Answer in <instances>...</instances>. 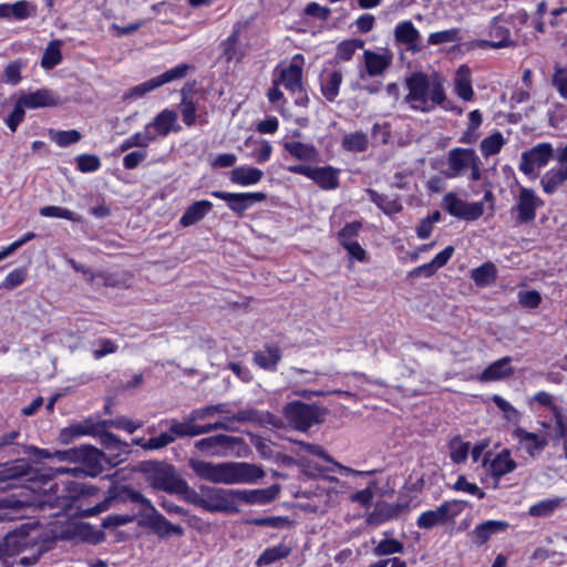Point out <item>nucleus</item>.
I'll list each match as a JSON object with an SVG mask.
<instances>
[{
	"label": "nucleus",
	"mask_w": 567,
	"mask_h": 567,
	"mask_svg": "<svg viewBox=\"0 0 567 567\" xmlns=\"http://www.w3.org/2000/svg\"><path fill=\"white\" fill-rule=\"evenodd\" d=\"M189 465L198 477L215 484H251L265 476L260 466L246 462L214 464L200 460H190Z\"/></svg>",
	"instance_id": "f257e3e1"
},
{
	"label": "nucleus",
	"mask_w": 567,
	"mask_h": 567,
	"mask_svg": "<svg viewBox=\"0 0 567 567\" xmlns=\"http://www.w3.org/2000/svg\"><path fill=\"white\" fill-rule=\"evenodd\" d=\"M404 87L408 94L403 101L414 111L430 113L446 100L443 80L436 73L412 72L404 79Z\"/></svg>",
	"instance_id": "f03ea898"
},
{
	"label": "nucleus",
	"mask_w": 567,
	"mask_h": 567,
	"mask_svg": "<svg viewBox=\"0 0 567 567\" xmlns=\"http://www.w3.org/2000/svg\"><path fill=\"white\" fill-rule=\"evenodd\" d=\"M7 556H17L44 543H54V537L39 522L22 523L3 537Z\"/></svg>",
	"instance_id": "7ed1b4c3"
},
{
	"label": "nucleus",
	"mask_w": 567,
	"mask_h": 567,
	"mask_svg": "<svg viewBox=\"0 0 567 567\" xmlns=\"http://www.w3.org/2000/svg\"><path fill=\"white\" fill-rule=\"evenodd\" d=\"M285 416L289 424L299 431H307L323 422L327 410L317 404L293 401L285 406Z\"/></svg>",
	"instance_id": "20e7f679"
},
{
	"label": "nucleus",
	"mask_w": 567,
	"mask_h": 567,
	"mask_svg": "<svg viewBox=\"0 0 567 567\" xmlns=\"http://www.w3.org/2000/svg\"><path fill=\"white\" fill-rule=\"evenodd\" d=\"M200 491H204V511L209 513H239L236 489L200 486Z\"/></svg>",
	"instance_id": "39448f33"
},
{
	"label": "nucleus",
	"mask_w": 567,
	"mask_h": 567,
	"mask_svg": "<svg viewBox=\"0 0 567 567\" xmlns=\"http://www.w3.org/2000/svg\"><path fill=\"white\" fill-rule=\"evenodd\" d=\"M21 478L45 484L50 477L44 474H39L38 470L25 458H17L0 464V484ZM9 484L0 486V489L7 488Z\"/></svg>",
	"instance_id": "423d86ee"
},
{
	"label": "nucleus",
	"mask_w": 567,
	"mask_h": 567,
	"mask_svg": "<svg viewBox=\"0 0 567 567\" xmlns=\"http://www.w3.org/2000/svg\"><path fill=\"white\" fill-rule=\"evenodd\" d=\"M460 504L461 503L456 499L445 501L435 509L422 513L416 520L417 527L421 529H431L444 525L460 514Z\"/></svg>",
	"instance_id": "0eeeda50"
},
{
	"label": "nucleus",
	"mask_w": 567,
	"mask_h": 567,
	"mask_svg": "<svg viewBox=\"0 0 567 567\" xmlns=\"http://www.w3.org/2000/svg\"><path fill=\"white\" fill-rule=\"evenodd\" d=\"M212 196L225 200L229 209L238 216H243L244 213L255 203L264 202L267 198V195L261 192L227 193L223 190H214L212 192Z\"/></svg>",
	"instance_id": "6e6552de"
},
{
	"label": "nucleus",
	"mask_w": 567,
	"mask_h": 567,
	"mask_svg": "<svg viewBox=\"0 0 567 567\" xmlns=\"http://www.w3.org/2000/svg\"><path fill=\"white\" fill-rule=\"evenodd\" d=\"M442 206L452 216L465 220H476L484 213L483 203H465L453 193H447L443 197Z\"/></svg>",
	"instance_id": "1a4fd4ad"
},
{
	"label": "nucleus",
	"mask_w": 567,
	"mask_h": 567,
	"mask_svg": "<svg viewBox=\"0 0 567 567\" xmlns=\"http://www.w3.org/2000/svg\"><path fill=\"white\" fill-rule=\"evenodd\" d=\"M138 526L148 527L159 538H167L172 535L183 536L184 528L181 525L172 524L155 507L140 518Z\"/></svg>",
	"instance_id": "9d476101"
},
{
	"label": "nucleus",
	"mask_w": 567,
	"mask_h": 567,
	"mask_svg": "<svg viewBox=\"0 0 567 567\" xmlns=\"http://www.w3.org/2000/svg\"><path fill=\"white\" fill-rule=\"evenodd\" d=\"M543 205L544 202L537 196L534 189L520 187L517 204L514 208L517 212V221L520 224L532 223L536 217L537 208Z\"/></svg>",
	"instance_id": "9b49d317"
},
{
	"label": "nucleus",
	"mask_w": 567,
	"mask_h": 567,
	"mask_svg": "<svg viewBox=\"0 0 567 567\" xmlns=\"http://www.w3.org/2000/svg\"><path fill=\"white\" fill-rule=\"evenodd\" d=\"M551 156V144L540 143L522 154L519 169L526 175H532L536 168L547 165Z\"/></svg>",
	"instance_id": "f8f14e48"
},
{
	"label": "nucleus",
	"mask_w": 567,
	"mask_h": 567,
	"mask_svg": "<svg viewBox=\"0 0 567 567\" xmlns=\"http://www.w3.org/2000/svg\"><path fill=\"white\" fill-rule=\"evenodd\" d=\"M150 485L157 491L176 494L184 478L176 474L172 465L158 466L150 476Z\"/></svg>",
	"instance_id": "ddd939ff"
},
{
	"label": "nucleus",
	"mask_w": 567,
	"mask_h": 567,
	"mask_svg": "<svg viewBox=\"0 0 567 567\" xmlns=\"http://www.w3.org/2000/svg\"><path fill=\"white\" fill-rule=\"evenodd\" d=\"M243 442L244 440L238 436L217 434L198 440L195 443V447L202 453L219 455L226 450L240 445Z\"/></svg>",
	"instance_id": "4468645a"
},
{
	"label": "nucleus",
	"mask_w": 567,
	"mask_h": 567,
	"mask_svg": "<svg viewBox=\"0 0 567 567\" xmlns=\"http://www.w3.org/2000/svg\"><path fill=\"white\" fill-rule=\"evenodd\" d=\"M97 435L100 436L101 444L107 450V453H105L106 463L110 466L121 464L130 453V445L126 442H122L111 432H102L100 430Z\"/></svg>",
	"instance_id": "2eb2a0df"
},
{
	"label": "nucleus",
	"mask_w": 567,
	"mask_h": 567,
	"mask_svg": "<svg viewBox=\"0 0 567 567\" xmlns=\"http://www.w3.org/2000/svg\"><path fill=\"white\" fill-rule=\"evenodd\" d=\"M447 161L451 172L446 175L455 177L463 174L472 165H475V162H478V156L472 148L455 147L449 152Z\"/></svg>",
	"instance_id": "dca6fc26"
},
{
	"label": "nucleus",
	"mask_w": 567,
	"mask_h": 567,
	"mask_svg": "<svg viewBox=\"0 0 567 567\" xmlns=\"http://www.w3.org/2000/svg\"><path fill=\"white\" fill-rule=\"evenodd\" d=\"M278 485L261 489H236L237 506L239 503L265 505L272 502L279 494Z\"/></svg>",
	"instance_id": "f3484780"
},
{
	"label": "nucleus",
	"mask_w": 567,
	"mask_h": 567,
	"mask_svg": "<svg viewBox=\"0 0 567 567\" xmlns=\"http://www.w3.org/2000/svg\"><path fill=\"white\" fill-rule=\"evenodd\" d=\"M491 40H480L477 47L481 49L493 48L502 49L515 47V42L511 39V31L508 28L499 24L498 19H494L489 27Z\"/></svg>",
	"instance_id": "a211bd4d"
},
{
	"label": "nucleus",
	"mask_w": 567,
	"mask_h": 567,
	"mask_svg": "<svg viewBox=\"0 0 567 567\" xmlns=\"http://www.w3.org/2000/svg\"><path fill=\"white\" fill-rule=\"evenodd\" d=\"M82 455L79 458V463L83 465V471L90 476H97L102 471L103 461L106 462L105 453L92 445H82Z\"/></svg>",
	"instance_id": "6ab92c4d"
},
{
	"label": "nucleus",
	"mask_w": 567,
	"mask_h": 567,
	"mask_svg": "<svg viewBox=\"0 0 567 567\" xmlns=\"http://www.w3.org/2000/svg\"><path fill=\"white\" fill-rule=\"evenodd\" d=\"M420 38V32L410 20L400 22L394 29L395 41L400 44L406 45V49L413 53L421 51V47L416 43Z\"/></svg>",
	"instance_id": "aec40b11"
},
{
	"label": "nucleus",
	"mask_w": 567,
	"mask_h": 567,
	"mask_svg": "<svg viewBox=\"0 0 567 567\" xmlns=\"http://www.w3.org/2000/svg\"><path fill=\"white\" fill-rule=\"evenodd\" d=\"M100 433V425L96 423H93L90 420H85L83 422L73 424L69 427H64L60 431L59 434V441L62 444H70L74 437L81 436V435H96Z\"/></svg>",
	"instance_id": "412c9836"
},
{
	"label": "nucleus",
	"mask_w": 567,
	"mask_h": 567,
	"mask_svg": "<svg viewBox=\"0 0 567 567\" xmlns=\"http://www.w3.org/2000/svg\"><path fill=\"white\" fill-rule=\"evenodd\" d=\"M363 58L367 73L370 76L382 75L392 63L391 54H381L371 50H365Z\"/></svg>",
	"instance_id": "4be33fe9"
},
{
	"label": "nucleus",
	"mask_w": 567,
	"mask_h": 567,
	"mask_svg": "<svg viewBox=\"0 0 567 567\" xmlns=\"http://www.w3.org/2000/svg\"><path fill=\"white\" fill-rule=\"evenodd\" d=\"M19 101L28 109H38L47 106H55L59 104V99L50 90H38L19 97Z\"/></svg>",
	"instance_id": "5701e85b"
},
{
	"label": "nucleus",
	"mask_w": 567,
	"mask_h": 567,
	"mask_svg": "<svg viewBox=\"0 0 567 567\" xmlns=\"http://www.w3.org/2000/svg\"><path fill=\"white\" fill-rule=\"evenodd\" d=\"M567 182V165L547 171L540 178L543 190L547 195L556 193Z\"/></svg>",
	"instance_id": "b1692460"
},
{
	"label": "nucleus",
	"mask_w": 567,
	"mask_h": 567,
	"mask_svg": "<svg viewBox=\"0 0 567 567\" xmlns=\"http://www.w3.org/2000/svg\"><path fill=\"white\" fill-rule=\"evenodd\" d=\"M81 450H82V445L71 447L68 450L55 451L53 454H51L50 452H48L45 450H40L35 446H23L24 453H34L37 456H39L41 458H49V457L54 456L60 462H66V461L78 462L82 455Z\"/></svg>",
	"instance_id": "393cba45"
},
{
	"label": "nucleus",
	"mask_w": 567,
	"mask_h": 567,
	"mask_svg": "<svg viewBox=\"0 0 567 567\" xmlns=\"http://www.w3.org/2000/svg\"><path fill=\"white\" fill-rule=\"evenodd\" d=\"M339 173L332 166L315 167L311 179L322 189L331 190L339 187Z\"/></svg>",
	"instance_id": "a878e982"
},
{
	"label": "nucleus",
	"mask_w": 567,
	"mask_h": 567,
	"mask_svg": "<svg viewBox=\"0 0 567 567\" xmlns=\"http://www.w3.org/2000/svg\"><path fill=\"white\" fill-rule=\"evenodd\" d=\"M213 204L209 200L203 199L193 203L179 219L183 227L192 226L202 220L212 209Z\"/></svg>",
	"instance_id": "bb28decb"
},
{
	"label": "nucleus",
	"mask_w": 567,
	"mask_h": 567,
	"mask_svg": "<svg viewBox=\"0 0 567 567\" xmlns=\"http://www.w3.org/2000/svg\"><path fill=\"white\" fill-rule=\"evenodd\" d=\"M35 8L25 0L17 1L13 4H0V18L23 20L34 14Z\"/></svg>",
	"instance_id": "cd10ccee"
},
{
	"label": "nucleus",
	"mask_w": 567,
	"mask_h": 567,
	"mask_svg": "<svg viewBox=\"0 0 567 567\" xmlns=\"http://www.w3.org/2000/svg\"><path fill=\"white\" fill-rule=\"evenodd\" d=\"M511 358H502L492 364H489L481 374L482 381H497L505 379L513 374V368L511 367Z\"/></svg>",
	"instance_id": "c85d7f7f"
},
{
	"label": "nucleus",
	"mask_w": 567,
	"mask_h": 567,
	"mask_svg": "<svg viewBox=\"0 0 567 567\" xmlns=\"http://www.w3.org/2000/svg\"><path fill=\"white\" fill-rule=\"evenodd\" d=\"M281 360V350L278 346H266L254 353V362L265 370H275Z\"/></svg>",
	"instance_id": "c756f323"
},
{
	"label": "nucleus",
	"mask_w": 567,
	"mask_h": 567,
	"mask_svg": "<svg viewBox=\"0 0 567 567\" xmlns=\"http://www.w3.org/2000/svg\"><path fill=\"white\" fill-rule=\"evenodd\" d=\"M508 524L503 520H486L473 530L474 543L477 546L484 545L493 534L505 530Z\"/></svg>",
	"instance_id": "7c9ffc66"
},
{
	"label": "nucleus",
	"mask_w": 567,
	"mask_h": 567,
	"mask_svg": "<svg viewBox=\"0 0 567 567\" xmlns=\"http://www.w3.org/2000/svg\"><path fill=\"white\" fill-rule=\"evenodd\" d=\"M367 192L371 202L374 203L384 214L392 216L402 210V204L399 196L380 194L374 189H368Z\"/></svg>",
	"instance_id": "2f4dec72"
},
{
	"label": "nucleus",
	"mask_w": 567,
	"mask_h": 567,
	"mask_svg": "<svg viewBox=\"0 0 567 567\" xmlns=\"http://www.w3.org/2000/svg\"><path fill=\"white\" fill-rule=\"evenodd\" d=\"M264 177V172L256 167L239 166L230 172V181L234 184L249 186L257 184Z\"/></svg>",
	"instance_id": "473e14b6"
},
{
	"label": "nucleus",
	"mask_w": 567,
	"mask_h": 567,
	"mask_svg": "<svg viewBox=\"0 0 567 567\" xmlns=\"http://www.w3.org/2000/svg\"><path fill=\"white\" fill-rule=\"evenodd\" d=\"M120 497L125 502L134 503L138 506V515L143 518V514L150 513L155 506L142 493L133 489L130 486H123L120 492Z\"/></svg>",
	"instance_id": "72a5a7b5"
},
{
	"label": "nucleus",
	"mask_w": 567,
	"mask_h": 567,
	"mask_svg": "<svg viewBox=\"0 0 567 567\" xmlns=\"http://www.w3.org/2000/svg\"><path fill=\"white\" fill-rule=\"evenodd\" d=\"M455 92L464 101H470L473 97V87L471 81V72L466 65H461L457 69L455 76Z\"/></svg>",
	"instance_id": "f704fd0d"
},
{
	"label": "nucleus",
	"mask_w": 567,
	"mask_h": 567,
	"mask_svg": "<svg viewBox=\"0 0 567 567\" xmlns=\"http://www.w3.org/2000/svg\"><path fill=\"white\" fill-rule=\"evenodd\" d=\"M516 467V462L511 458L508 450H503L491 462L489 471L495 477H501L507 473H511Z\"/></svg>",
	"instance_id": "c9c22d12"
},
{
	"label": "nucleus",
	"mask_w": 567,
	"mask_h": 567,
	"mask_svg": "<svg viewBox=\"0 0 567 567\" xmlns=\"http://www.w3.org/2000/svg\"><path fill=\"white\" fill-rule=\"evenodd\" d=\"M514 436L526 445V450L532 454L534 451L543 450L548 441L544 436H539L536 433L527 432L522 427L514 430Z\"/></svg>",
	"instance_id": "e433bc0d"
},
{
	"label": "nucleus",
	"mask_w": 567,
	"mask_h": 567,
	"mask_svg": "<svg viewBox=\"0 0 567 567\" xmlns=\"http://www.w3.org/2000/svg\"><path fill=\"white\" fill-rule=\"evenodd\" d=\"M156 140V135L152 133L151 125H146L143 132L135 133L126 138L120 146L121 152H126L132 147L145 148L150 143Z\"/></svg>",
	"instance_id": "4c0bfd02"
},
{
	"label": "nucleus",
	"mask_w": 567,
	"mask_h": 567,
	"mask_svg": "<svg viewBox=\"0 0 567 567\" xmlns=\"http://www.w3.org/2000/svg\"><path fill=\"white\" fill-rule=\"evenodd\" d=\"M302 70L297 64H290L280 72V81L285 87L291 92L300 91L302 87L301 83Z\"/></svg>",
	"instance_id": "58836bf2"
},
{
	"label": "nucleus",
	"mask_w": 567,
	"mask_h": 567,
	"mask_svg": "<svg viewBox=\"0 0 567 567\" xmlns=\"http://www.w3.org/2000/svg\"><path fill=\"white\" fill-rule=\"evenodd\" d=\"M342 80V72L334 70L321 81V92L328 101L332 102L338 96Z\"/></svg>",
	"instance_id": "ea45409f"
},
{
	"label": "nucleus",
	"mask_w": 567,
	"mask_h": 567,
	"mask_svg": "<svg viewBox=\"0 0 567 567\" xmlns=\"http://www.w3.org/2000/svg\"><path fill=\"white\" fill-rule=\"evenodd\" d=\"M497 269L493 262H485L471 271V278L481 287L488 286L496 280Z\"/></svg>",
	"instance_id": "a19ab883"
},
{
	"label": "nucleus",
	"mask_w": 567,
	"mask_h": 567,
	"mask_svg": "<svg viewBox=\"0 0 567 567\" xmlns=\"http://www.w3.org/2000/svg\"><path fill=\"white\" fill-rule=\"evenodd\" d=\"M284 148L299 161H315L318 155L315 146L301 142H286Z\"/></svg>",
	"instance_id": "79ce46f5"
},
{
	"label": "nucleus",
	"mask_w": 567,
	"mask_h": 567,
	"mask_svg": "<svg viewBox=\"0 0 567 567\" xmlns=\"http://www.w3.org/2000/svg\"><path fill=\"white\" fill-rule=\"evenodd\" d=\"M177 120V114L174 111L164 110L158 113L153 122L148 123L151 128L154 127L162 135L166 136L173 130V125Z\"/></svg>",
	"instance_id": "37998d69"
},
{
	"label": "nucleus",
	"mask_w": 567,
	"mask_h": 567,
	"mask_svg": "<svg viewBox=\"0 0 567 567\" xmlns=\"http://www.w3.org/2000/svg\"><path fill=\"white\" fill-rule=\"evenodd\" d=\"M169 429L173 435H175V440L177 437H193L200 435V425H197L194 421H190L188 415L182 422L173 420Z\"/></svg>",
	"instance_id": "c03bdc74"
},
{
	"label": "nucleus",
	"mask_w": 567,
	"mask_h": 567,
	"mask_svg": "<svg viewBox=\"0 0 567 567\" xmlns=\"http://www.w3.org/2000/svg\"><path fill=\"white\" fill-rule=\"evenodd\" d=\"M291 549L285 544H279L274 547H269L262 551L256 561L257 566H267L282 558H286L290 554Z\"/></svg>",
	"instance_id": "a18cd8bd"
},
{
	"label": "nucleus",
	"mask_w": 567,
	"mask_h": 567,
	"mask_svg": "<svg viewBox=\"0 0 567 567\" xmlns=\"http://www.w3.org/2000/svg\"><path fill=\"white\" fill-rule=\"evenodd\" d=\"M342 147L348 152H364L368 148L369 140L365 133L354 132L343 136Z\"/></svg>",
	"instance_id": "49530a36"
},
{
	"label": "nucleus",
	"mask_w": 567,
	"mask_h": 567,
	"mask_svg": "<svg viewBox=\"0 0 567 567\" xmlns=\"http://www.w3.org/2000/svg\"><path fill=\"white\" fill-rule=\"evenodd\" d=\"M394 517V509L391 504L381 502L375 505L374 509L367 516L365 520L369 525L378 526Z\"/></svg>",
	"instance_id": "de8ad7c7"
},
{
	"label": "nucleus",
	"mask_w": 567,
	"mask_h": 567,
	"mask_svg": "<svg viewBox=\"0 0 567 567\" xmlns=\"http://www.w3.org/2000/svg\"><path fill=\"white\" fill-rule=\"evenodd\" d=\"M362 228L360 221H352L346 224L338 233V241L344 248L357 241L359 231Z\"/></svg>",
	"instance_id": "09e8293b"
},
{
	"label": "nucleus",
	"mask_w": 567,
	"mask_h": 567,
	"mask_svg": "<svg viewBox=\"0 0 567 567\" xmlns=\"http://www.w3.org/2000/svg\"><path fill=\"white\" fill-rule=\"evenodd\" d=\"M62 60V54L60 51V41H52L47 47L42 59L41 65L47 69H53L56 64H59Z\"/></svg>",
	"instance_id": "8fccbe9b"
},
{
	"label": "nucleus",
	"mask_w": 567,
	"mask_h": 567,
	"mask_svg": "<svg viewBox=\"0 0 567 567\" xmlns=\"http://www.w3.org/2000/svg\"><path fill=\"white\" fill-rule=\"evenodd\" d=\"M40 215L43 217L63 218L74 223H80L82 220L80 215L60 206H44L40 209Z\"/></svg>",
	"instance_id": "3c124183"
},
{
	"label": "nucleus",
	"mask_w": 567,
	"mask_h": 567,
	"mask_svg": "<svg viewBox=\"0 0 567 567\" xmlns=\"http://www.w3.org/2000/svg\"><path fill=\"white\" fill-rule=\"evenodd\" d=\"M364 42L359 39L344 40L337 47L336 58L341 61H350L357 49H361Z\"/></svg>",
	"instance_id": "603ef678"
},
{
	"label": "nucleus",
	"mask_w": 567,
	"mask_h": 567,
	"mask_svg": "<svg viewBox=\"0 0 567 567\" xmlns=\"http://www.w3.org/2000/svg\"><path fill=\"white\" fill-rule=\"evenodd\" d=\"M450 456L454 463H462L467 458L470 443L463 442L458 436L453 437L449 443Z\"/></svg>",
	"instance_id": "864d4df0"
},
{
	"label": "nucleus",
	"mask_w": 567,
	"mask_h": 567,
	"mask_svg": "<svg viewBox=\"0 0 567 567\" xmlns=\"http://www.w3.org/2000/svg\"><path fill=\"white\" fill-rule=\"evenodd\" d=\"M504 144L502 133L496 132L481 142V152L485 157L497 154Z\"/></svg>",
	"instance_id": "5fc2aeb1"
},
{
	"label": "nucleus",
	"mask_w": 567,
	"mask_h": 567,
	"mask_svg": "<svg viewBox=\"0 0 567 567\" xmlns=\"http://www.w3.org/2000/svg\"><path fill=\"white\" fill-rule=\"evenodd\" d=\"M176 495H181L185 502L203 509L204 491H195L187 484L185 480L183 481L181 487L176 492Z\"/></svg>",
	"instance_id": "6e6d98bb"
},
{
	"label": "nucleus",
	"mask_w": 567,
	"mask_h": 567,
	"mask_svg": "<svg viewBox=\"0 0 567 567\" xmlns=\"http://www.w3.org/2000/svg\"><path fill=\"white\" fill-rule=\"evenodd\" d=\"M248 525L265 526L271 528H282L290 525L288 517L284 516H270V517H251L245 522Z\"/></svg>",
	"instance_id": "4d7b16f0"
},
{
	"label": "nucleus",
	"mask_w": 567,
	"mask_h": 567,
	"mask_svg": "<svg viewBox=\"0 0 567 567\" xmlns=\"http://www.w3.org/2000/svg\"><path fill=\"white\" fill-rule=\"evenodd\" d=\"M493 402L498 406V409L504 413V419L508 422L516 424L520 420V413L517 409H515L509 402L503 399L499 395L493 396Z\"/></svg>",
	"instance_id": "13d9d810"
},
{
	"label": "nucleus",
	"mask_w": 567,
	"mask_h": 567,
	"mask_svg": "<svg viewBox=\"0 0 567 567\" xmlns=\"http://www.w3.org/2000/svg\"><path fill=\"white\" fill-rule=\"evenodd\" d=\"M188 64H179L175 68L164 72L163 74L156 76V80L159 84V86L169 83L175 80L184 79L187 75V71L189 70Z\"/></svg>",
	"instance_id": "bf43d9fd"
},
{
	"label": "nucleus",
	"mask_w": 567,
	"mask_h": 567,
	"mask_svg": "<svg viewBox=\"0 0 567 567\" xmlns=\"http://www.w3.org/2000/svg\"><path fill=\"white\" fill-rule=\"evenodd\" d=\"M76 165L82 173H92L101 167V159L94 154H81L76 157Z\"/></svg>",
	"instance_id": "052dcab7"
},
{
	"label": "nucleus",
	"mask_w": 567,
	"mask_h": 567,
	"mask_svg": "<svg viewBox=\"0 0 567 567\" xmlns=\"http://www.w3.org/2000/svg\"><path fill=\"white\" fill-rule=\"evenodd\" d=\"M559 499H544L535 505H533L528 514L533 517H543L551 514L559 505Z\"/></svg>",
	"instance_id": "680f3d73"
},
{
	"label": "nucleus",
	"mask_w": 567,
	"mask_h": 567,
	"mask_svg": "<svg viewBox=\"0 0 567 567\" xmlns=\"http://www.w3.org/2000/svg\"><path fill=\"white\" fill-rule=\"evenodd\" d=\"M53 141L61 147H66L81 140V133L76 130L51 132Z\"/></svg>",
	"instance_id": "e2e57ef3"
},
{
	"label": "nucleus",
	"mask_w": 567,
	"mask_h": 567,
	"mask_svg": "<svg viewBox=\"0 0 567 567\" xmlns=\"http://www.w3.org/2000/svg\"><path fill=\"white\" fill-rule=\"evenodd\" d=\"M458 29H449L444 31L434 32L430 34L427 42L431 45L455 42L458 40Z\"/></svg>",
	"instance_id": "0e129e2a"
},
{
	"label": "nucleus",
	"mask_w": 567,
	"mask_h": 567,
	"mask_svg": "<svg viewBox=\"0 0 567 567\" xmlns=\"http://www.w3.org/2000/svg\"><path fill=\"white\" fill-rule=\"evenodd\" d=\"M175 441V435H173L172 431L163 432L158 436L151 437L146 441L144 445V450H159L166 447Z\"/></svg>",
	"instance_id": "69168bd1"
},
{
	"label": "nucleus",
	"mask_w": 567,
	"mask_h": 567,
	"mask_svg": "<svg viewBox=\"0 0 567 567\" xmlns=\"http://www.w3.org/2000/svg\"><path fill=\"white\" fill-rule=\"evenodd\" d=\"M403 549H404V546L401 542H399L396 539H383L374 548V554L377 556H385V555L402 553Z\"/></svg>",
	"instance_id": "338daca9"
},
{
	"label": "nucleus",
	"mask_w": 567,
	"mask_h": 567,
	"mask_svg": "<svg viewBox=\"0 0 567 567\" xmlns=\"http://www.w3.org/2000/svg\"><path fill=\"white\" fill-rule=\"evenodd\" d=\"M517 297L519 305L528 309H535L542 302V296L537 290L519 291Z\"/></svg>",
	"instance_id": "774afa93"
}]
</instances>
